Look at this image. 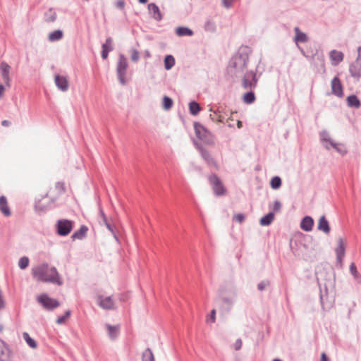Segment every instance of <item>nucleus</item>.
Here are the masks:
<instances>
[{
	"label": "nucleus",
	"instance_id": "30",
	"mask_svg": "<svg viewBox=\"0 0 361 361\" xmlns=\"http://www.w3.org/2000/svg\"><path fill=\"white\" fill-rule=\"evenodd\" d=\"M270 187L272 190H279L282 185V179L279 176H273L269 182Z\"/></svg>",
	"mask_w": 361,
	"mask_h": 361
},
{
	"label": "nucleus",
	"instance_id": "40",
	"mask_svg": "<svg viewBox=\"0 0 361 361\" xmlns=\"http://www.w3.org/2000/svg\"><path fill=\"white\" fill-rule=\"evenodd\" d=\"M255 100V95L252 90L246 92L243 96V101L246 104H252Z\"/></svg>",
	"mask_w": 361,
	"mask_h": 361
},
{
	"label": "nucleus",
	"instance_id": "52",
	"mask_svg": "<svg viewBox=\"0 0 361 361\" xmlns=\"http://www.w3.org/2000/svg\"><path fill=\"white\" fill-rule=\"evenodd\" d=\"M131 60L133 61V62H137L139 59V57H140V54H139V52L136 49H133L131 51Z\"/></svg>",
	"mask_w": 361,
	"mask_h": 361
},
{
	"label": "nucleus",
	"instance_id": "25",
	"mask_svg": "<svg viewBox=\"0 0 361 361\" xmlns=\"http://www.w3.org/2000/svg\"><path fill=\"white\" fill-rule=\"evenodd\" d=\"M102 58L103 59H106L108 57L109 53L113 50L112 39L111 37L106 38V42L102 44Z\"/></svg>",
	"mask_w": 361,
	"mask_h": 361
},
{
	"label": "nucleus",
	"instance_id": "54",
	"mask_svg": "<svg viewBox=\"0 0 361 361\" xmlns=\"http://www.w3.org/2000/svg\"><path fill=\"white\" fill-rule=\"evenodd\" d=\"M56 188L61 190V192L66 191V186L63 182H57L56 184Z\"/></svg>",
	"mask_w": 361,
	"mask_h": 361
},
{
	"label": "nucleus",
	"instance_id": "12",
	"mask_svg": "<svg viewBox=\"0 0 361 361\" xmlns=\"http://www.w3.org/2000/svg\"><path fill=\"white\" fill-rule=\"evenodd\" d=\"M12 350L8 345L0 339V361H9L11 357Z\"/></svg>",
	"mask_w": 361,
	"mask_h": 361
},
{
	"label": "nucleus",
	"instance_id": "61",
	"mask_svg": "<svg viewBox=\"0 0 361 361\" xmlns=\"http://www.w3.org/2000/svg\"><path fill=\"white\" fill-rule=\"evenodd\" d=\"M320 361H329V359L325 353H322Z\"/></svg>",
	"mask_w": 361,
	"mask_h": 361
},
{
	"label": "nucleus",
	"instance_id": "55",
	"mask_svg": "<svg viewBox=\"0 0 361 361\" xmlns=\"http://www.w3.org/2000/svg\"><path fill=\"white\" fill-rule=\"evenodd\" d=\"M242 345H243V343H242V340L240 338H238L235 342V344H234V349L235 350H239L241 349L242 348Z\"/></svg>",
	"mask_w": 361,
	"mask_h": 361
},
{
	"label": "nucleus",
	"instance_id": "11",
	"mask_svg": "<svg viewBox=\"0 0 361 361\" xmlns=\"http://www.w3.org/2000/svg\"><path fill=\"white\" fill-rule=\"evenodd\" d=\"M294 32L295 34L293 39L294 42L300 49L302 55L305 56V57H307V56L305 54V51L298 46V43H305L308 41L309 38L307 35H306V33L302 32L298 27H294Z\"/></svg>",
	"mask_w": 361,
	"mask_h": 361
},
{
	"label": "nucleus",
	"instance_id": "20",
	"mask_svg": "<svg viewBox=\"0 0 361 361\" xmlns=\"http://www.w3.org/2000/svg\"><path fill=\"white\" fill-rule=\"evenodd\" d=\"M98 304L104 310H113L114 304L111 296L103 298L102 296L98 297Z\"/></svg>",
	"mask_w": 361,
	"mask_h": 361
},
{
	"label": "nucleus",
	"instance_id": "7",
	"mask_svg": "<svg viewBox=\"0 0 361 361\" xmlns=\"http://www.w3.org/2000/svg\"><path fill=\"white\" fill-rule=\"evenodd\" d=\"M37 302L47 311H53L61 305L59 300L51 298L47 293H43L37 297Z\"/></svg>",
	"mask_w": 361,
	"mask_h": 361
},
{
	"label": "nucleus",
	"instance_id": "21",
	"mask_svg": "<svg viewBox=\"0 0 361 361\" xmlns=\"http://www.w3.org/2000/svg\"><path fill=\"white\" fill-rule=\"evenodd\" d=\"M88 227L86 225H81L80 228L75 231L71 236L72 240H82L87 235Z\"/></svg>",
	"mask_w": 361,
	"mask_h": 361
},
{
	"label": "nucleus",
	"instance_id": "38",
	"mask_svg": "<svg viewBox=\"0 0 361 361\" xmlns=\"http://www.w3.org/2000/svg\"><path fill=\"white\" fill-rule=\"evenodd\" d=\"M142 361H155L152 350L147 348L142 353Z\"/></svg>",
	"mask_w": 361,
	"mask_h": 361
},
{
	"label": "nucleus",
	"instance_id": "62",
	"mask_svg": "<svg viewBox=\"0 0 361 361\" xmlns=\"http://www.w3.org/2000/svg\"><path fill=\"white\" fill-rule=\"evenodd\" d=\"M1 125L3 126H9L11 125V122L8 120H4L1 121Z\"/></svg>",
	"mask_w": 361,
	"mask_h": 361
},
{
	"label": "nucleus",
	"instance_id": "39",
	"mask_svg": "<svg viewBox=\"0 0 361 361\" xmlns=\"http://www.w3.org/2000/svg\"><path fill=\"white\" fill-rule=\"evenodd\" d=\"M175 65V59L172 55H167L164 59V67L170 70Z\"/></svg>",
	"mask_w": 361,
	"mask_h": 361
},
{
	"label": "nucleus",
	"instance_id": "48",
	"mask_svg": "<svg viewBox=\"0 0 361 361\" xmlns=\"http://www.w3.org/2000/svg\"><path fill=\"white\" fill-rule=\"evenodd\" d=\"M204 29L207 31L214 32L216 29L214 23L208 20L204 24Z\"/></svg>",
	"mask_w": 361,
	"mask_h": 361
},
{
	"label": "nucleus",
	"instance_id": "34",
	"mask_svg": "<svg viewBox=\"0 0 361 361\" xmlns=\"http://www.w3.org/2000/svg\"><path fill=\"white\" fill-rule=\"evenodd\" d=\"M333 149L343 157L346 155L348 152L345 145L341 142H336Z\"/></svg>",
	"mask_w": 361,
	"mask_h": 361
},
{
	"label": "nucleus",
	"instance_id": "2",
	"mask_svg": "<svg viewBox=\"0 0 361 361\" xmlns=\"http://www.w3.org/2000/svg\"><path fill=\"white\" fill-rule=\"evenodd\" d=\"M48 264L44 263L32 269V275L39 281L52 283L58 286L63 284L59 274L55 267H51L50 271L51 274L47 276Z\"/></svg>",
	"mask_w": 361,
	"mask_h": 361
},
{
	"label": "nucleus",
	"instance_id": "37",
	"mask_svg": "<svg viewBox=\"0 0 361 361\" xmlns=\"http://www.w3.org/2000/svg\"><path fill=\"white\" fill-rule=\"evenodd\" d=\"M71 311L70 310H67L64 312L63 314L60 315L57 317L56 320V323L58 324H63L66 323V320L71 317Z\"/></svg>",
	"mask_w": 361,
	"mask_h": 361
},
{
	"label": "nucleus",
	"instance_id": "6",
	"mask_svg": "<svg viewBox=\"0 0 361 361\" xmlns=\"http://www.w3.org/2000/svg\"><path fill=\"white\" fill-rule=\"evenodd\" d=\"M194 130L198 140L207 145L214 144V139L211 132L200 122H194Z\"/></svg>",
	"mask_w": 361,
	"mask_h": 361
},
{
	"label": "nucleus",
	"instance_id": "57",
	"mask_svg": "<svg viewBox=\"0 0 361 361\" xmlns=\"http://www.w3.org/2000/svg\"><path fill=\"white\" fill-rule=\"evenodd\" d=\"M116 6L121 10H123L125 7V1L123 0L118 1L116 4Z\"/></svg>",
	"mask_w": 361,
	"mask_h": 361
},
{
	"label": "nucleus",
	"instance_id": "15",
	"mask_svg": "<svg viewBox=\"0 0 361 361\" xmlns=\"http://www.w3.org/2000/svg\"><path fill=\"white\" fill-rule=\"evenodd\" d=\"M349 72L355 81L361 78V63L354 61L350 64Z\"/></svg>",
	"mask_w": 361,
	"mask_h": 361
},
{
	"label": "nucleus",
	"instance_id": "8",
	"mask_svg": "<svg viewBox=\"0 0 361 361\" xmlns=\"http://www.w3.org/2000/svg\"><path fill=\"white\" fill-rule=\"evenodd\" d=\"M259 77L254 71H246L243 73L242 87L245 90H252L257 87Z\"/></svg>",
	"mask_w": 361,
	"mask_h": 361
},
{
	"label": "nucleus",
	"instance_id": "10",
	"mask_svg": "<svg viewBox=\"0 0 361 361\" xmlns=\"http://www.w3.org/2000/svg\"><path fill=\"white\" fill-rule=\"evenodd\" d=\"M127 59L123 54H120L116 66V73L120 83L123 85L126 84V75L127 72Z\"/></svg>",
	"mask_w": 361,
	"mask_h": 361
},
{
	"label": "nucleus",
	"instance_id": "29",
	"mask_svg": "<svg viewBox=\"0 0 361 361\" xmlns=\"http://www.w3.org/2000/svg\"><path fill=\"white\" fill-rule=\"evenodd\" d=\"M23 338L30 348L36 349L37 348V342L27 332L23 333Z\"/></svg>",
	"mask_w": 361,
	"mask_h": 361
},
{
	"label": "nucleus",
	"instance_id": "1",
	"mask_svg": "<svg viewBox=\"0 0 361 361\" xmlns=\"http://www.w3.org/2000/svg\"><path fill=\"white\" fill-rule=\"evenodd\" d=\"M250 49L248 47H240L238 51L231 57L226 68L227 74L231 78H238L243 75L247 68L249 60Z\"/></svg>",
	"mask_w": 361,
	"mask_h": 361
},
{
	"label": "nucleus",
	"instance_id": "46",
	"mask_svg": "<svg viewBox=\"0 0 361 361\" xmlns=\"http://www.w3.org/2000/svg\"><path fill=\"white\" fill-rule=\"evenodd\" d=\"M336 142L334 140L331 138H329L326 142L324 143L322 145L323 147L326 149V150H330L331 149H333L336 145Z\"/></svg>",
	"mask_w": 361,
	"mask_h": 361
},
{
	"label": "nucleus",
	"instance_id": "3",
	"mask_svg": "<svg viewBox=\"0 0 361 361\" xmlns=\"http://www.w3.org/2000/svg\"><path fill=\"white\" fill-rule=\"evenodd\" d=\"M75 226V221L68 219H59L54 225L55 233L60 237L68 236Z\"/></svg>",
	"mask_w": 361,
	"mask_h": 361
},
{
	"label": "nucleus",
	"instance_id": "28",
	"mask_svg": "<svg viewBox=\"0 0 361 361\" xmlns=\"http://www.w3.org/2000/svg\"><path fill=\"white\" fill-rule=\"evenodd\" d=\"M57 18V14L53 8H49L45 12L44 16V20L46 23H50L56 21Z\"/></svg>",
	"mask_w": 361,
	"mask_h": 361
},
{
	"label": "nucleus",
	"instance_id": "56",
	"mask_svg": "<svg viewBox=\"0 0 361 361\" xmlns=\"http://www.w3.org/2000/svg\"><path fill=\"white\" fill-rule=\"evenodd\" d=\"M235 0H222V4L226 8H230L232 6V4Z\"/></svg>",
	"mask_w": 361,
	"mask_h": 361
},
{
	"label": "nucleus",
	"instance_id": "60",
	"mask_svg": "<svg viewBox=\"0 0 361 361\" xmlns=\"http://www.w3.org/2000/svg\"><path fill=\"white\" fill-rule=\"evenodd\" d=\"M343 259V257H341V259H339V257L338 256H336V266L337 267L339 266L341 268L342 267Z\"/></svg>",
	"mask_w": 361,
	"mask_h": 361
},
{
	"label": "nucleus",
	"instance_id": "14",
	"mask_svg": "<svg viewBox=\"0 0 361 361\" xmlns=\"http://www.w3.org/2000/svg\"><path fill=\"white\" fill-rule=\"evenodd\" d=\"M332 93L338 97L343 95V86L338 77H334L331 82Z\"/></svg>",
	"mask_w": 361,
	"mask_h": 361
},
{
	"label": "nucleus",
	"instance_id": "27",
	"mask_svg": "<svg viewBox=\"0 0 361 361\" xmlns=\"http://www.w3.org/2000/svg\"><path fill=\"white\" fill-rule=\"evenodd\" d=\"M336 256L339 257H344L345 253V246L342 238H339L338 240V245L335 250Z\"/></svg>",
	"mask_w": 361,
	"mask_h": 361
},
{
	"label": "nucleus",
	"instance_id": "64",
	"mask_svg": "<svg viewBox=\"0 0 361 361\" xmlns=\"http://www.w3.org/2000/svg\"><path fill=\"white\" fill-rule=\"evenodd\" d=\"M4 90H5L4 86L3 85L0 84V97H2Z\"/></svg>",
	"mask_w": 361,
	"mask_h": 361
},
{
	"label": "nucleus",
	"instance_id": "5",
	"mask_svg": "<svg viewBox=\"0 0 361 361\" xmlns=\"http://www.w3.org/2000/svg\"><path fill=\"white\" fill-rule=\"evenodd\" d=\"M208 181L212 185L214 195L216 197H223L227 194L228 190L226 188L216 173H212L208 176Z\"/></svg>",
	"mask_w": 361,
	"mask_h": 361
},
{
	"label": "nucleus",
	"instance_id": "24",
	"mask_svg": "<svg viewBox=\"0 0 361 361\" xmlns=\"http://www.w3.org/2000/svg\"><path fill=\"white\" fill-rule=\"evenodd\" d=\"M106 327L108 331V335L111 340H115L118 338L120 334L119 325H111L109 324H106Z\"/></svg>",
	"mask_w": 361,
	"mask_h": 361
},
{
	"label": "nucleus",
	"instance_id": "33",
	"mask_svg": "<svg viewBox=\"0 0 361 361\" xmlns=\"http://www.w3.org/2000/svg\"><path fill=\"white\" fill-rule=\"evenodd\" d=\"M350 274L353 276L355 280L361 284V274L358 272L357 267L354 262H352L350 265Z\"/></svg>",
	"mask_w": 361,
	"mask_h": 361
},
{
	"label": "nucleus",
	"instance_id": "17",
	"mask_svg": "<svg viewBox=\"0 0 361 361\" xmlns=\"http://www.w3.org/2000/svg\"><path fill=\"white\" fill-rule=\"evenodd\" d=\"M317 228L318 231H322L325 234L330 233L331 226L325 215H322L319 217Z\"/></svg>",
	"mask_w": 361,
	"mask_h": 361
},
{
	"label": "nucleus",
	"instance_id": "50",
	"mask_svg": "<svg viewBox=\"0 0 361 361\" xmlns=\"http://www.w3.org/2000/svg\"><path fill=\"white\" fill-rule=\"evenodd\" d=\"M233 220L241 224L245 220V215L243 213H238L234 215Z\"/></svg>",
	"mask_w": 361,
	"mask_h": 361
},
{
	"label": "nucleus",
	"instance_id": "63",
	"mask_svg": "<svg viewBox=\"0 0 361 361\" xmlns=\"http://www.w3.org/2000/svg\"><path fill=\"white\" fill-rule=\"evenodd\" d=\"M114 239L117 241V242H119V238H118V236L116 232V228H114V233H111Z\"/></svg>",
	"mask_w": 361,
	"mask_h": 361
},
{
	"label": "nucleus",
	"instance_id": "16",
	"mask_svg": "<svg viewBox=\"0 0 361 361\" xmlns=\"http://www.w3.org/2000/svg\"><path fill=\"white\" fill-rule=\"evenodd\" d=\"M54 81L56 87L62 92H66L68 90V80L67 77L64 75H56Z\"/></svg>",
	"mask_w": 361,
	"mask_h": 361
},
{
	"label": "nucleus",
	"instance_id": "32",
	"mask_svg": "<svg viewBox=\"0 0 361 361\" xmlns=\"http://www.w3.org/2000/svg\"><path fill=\"white\" fill-rule=\"evenodd\" d=\"M347 104L350 107L358 108L360 106V102L356 95L352 94L347 97Z\"/></svg>",
	"mask_w": 361,
	"mask_h": 361
},
{
	"label": "nucleus",
	"instance_id": "31",
	"mask_svg": "<svg viewBox=\"0 0 361 361\" xmlns=\"http://www.w3.org/2000/svg\"><path fill=\"white\" fill-rule=\"evenodd\" d=\"M63 33L61 30H56L50 32L48 35V39L49 42H56L63 38Z\"/></svg>",
	"mask_w": 361,
	"mask_h": 361
},
{
	"label": "nucleus",
	"instance_id": "9",
	"mask_svg": "<svg viewBox=\"0 0 361 361\" xmlns=\"http://www.w3.org/2000/svg\"><path fill=\"white\" fill-rule=\"evenodd\" d=\"M216 302L219 305V308L223 313H229L233 308L235 302L234 296H228L226 295L223 292H221L219 294Z\"/></svg>",
	"mask_w": 361,
	"mask_h": 361
},
{
	"label": "nucleus",
	"instance_id": "42",
	"mask_svg": "<svg viewBox=\"0 0 361 361\" xmlns=\"http://www.w3.org/2000/svg\"><path fill=\"white\" fill-rule=\"evenodd\" d=\"M49 208L48 206L40 204V200H39L38 202L35 201V212H37L38 213H41V212L45 213L47 211H49Z\"/></svg>",
	"mask_w": 361,
	"mask_h": 361
},
{
	"label": "nucleus",
	"instance_id": "36",
	"mask_svg": "<svg viewBox=\"0 0 361 361\" xmlns=\"http://www.w3.org/2000/svg\"><path fill=\"white\" fill-rule=\"evenodd\" d=\"M99 212H100V214H101V216H102V221H103V222H104V225L106 226V228H107V229H108L111 233H114V228H115V226H114V224H111V223L108 221V219H107V218H106V215H105V214H104V211L102 210V209H100Z\"/></svg>",
	"mask_w": 361,
	"mask_h": 361
},
{
	"label": "nucleus",
	"instance_id": "45",
	"mask_svg": "<svg viewBox=\"0 0 361 361\" xmlns=\"http://www.w3.org/2000/svg\"><path fill=\"white\" fill-rule=\"evenodd\" d=\"M173 105V100L165 96L163 99V106L166 111H168Z\"/></svg>",
	"mask_w": 361,
	"mask_h": 361
},
{
	"label": "nucleus",
	"instance_id": "19",
	"mask_svg": "<svg viewBox=\"0 0 361 361\" xmlns=\"http://www.w3.org/2000/svg\"><path fill=\"white\" fill-rule=\"evenodd\" d=\"M149 13L152 18L157 21H161L163 18V16L159 6L154 3H150L148 4Z\"/></svg>",
	"mask_w": 361,
	"mask_h": 361
},
{
	"label": "nucleus",
	"instance_id": "43",
	"mask_svg": "<svg viewBox=\"0 0 361 361\" xmlns=\"http://www.w3.org/2000/svg\"><path fill=\"white\" fill-rule=\"evenodd\" d=\"M319 140L322 145L326 142V141L331 138L329 132L326 130H322L319 133Z\"/></svg>",
	"mask_w": 361,
	"mask_h": 361
},
{
	"label": "nucleus",
	"instance_id": "51",
	"mask_svg": "<svg viewBox=\"0 0 361 361\" xmlns=\"http://www.w3.org/2000/svg\"><path fill=\"white\" fill-rule=\"evenodd\" d=\"M216 310L215 309H212L211 311H210V313L207 317V322H211V323H214L216 321Z\"/></svg>",
	"mask_w": 361,
	"mask_h": 361
},
{
	"label": "nucleus",
	"instance_id": "58",
	"mask_svg": "<svg viewBox=\"0 0 361 361\" xmlns=\"http://www.w3.org/2000/svg\"><path fill=\"white\" fill-rule=\"evenodd\" d=\"M319 299H320V303H321V305H322V307L324 308V304H325V302H324V295H323V293H322V289H321V288H320Z\"/></svg>",
	"mask_w": 361,
	"mask_h": 361
},
{
	"label": "nucleus",
	"instance_id": "22",
	"mask_svg": "<svg viewBox=\"0 0 361 361\" xmlns=\"http://www.w3.org/2000/svg\"><path fill=\"white\" fill-rule=\"evenodd\" d=\"M329 57L331 61L332 66H336L343 60L344 55L341 51L334 49L330 51Z\"/></svg>",
	"mask_w": 361,
	"mask_h": 361
},
{
	"label": "nucleus",
	"instance_id": "49",
	"mask_svg": "<svg viewBox=\"0 0 361 361\" xmlns=\"http://www.w3.org/2000/svg\"><path fill=\"white\" fill-rule=\"evenodd\" d=\"M282 207L281 202L279 200H276L274 202L272 210L271 212H273L275 214V212H278L281 210Z\"/></svg>",
	"mask_w": 361,
	"mask_h": 361
},
{
	"label": "nucleus",
	"instance_id": "44",
	"mask_svg": "<svg viewBox=\"0 0 361 361\" xmlns=\"http://www.w3.org/2000/svg\"><path fill=\"white\" fill-rule=\"evenodd\" d=\"M189 109L190 113H199L201 111V107L197 102L192 101L189 103Z\"/></svg>",
	"mask_w": 361,
	"mask_h": 361
},
{
	"label": "nucleus",
	"instance_id": "13",
	"mask_svg": "<svg viewBox=\"0 0 361 361\" xmlns=\"http://www.w3.org/2000/svg\"><path fill=\"white\" fill-rule=\"evenodd\" d=\"M314 224V219L309 215L305 216L300 221V228L305 232H310Z\"/></svg>",
	"mask_w": 361,
	"mask_h": 361
},
{
	"label": "nucleus",
	"instance_id": "35",
	"mask_svg": "<svg viewBox=\"0 0 361 361\" xmlns=\"http://www.w3.org/2000/svg\"><path fill=\"white\" fill-rule=\"evenodd\" d=\"M176 34L178 36H192L193 35V32L192 30L186 27H178L176 29Z\"/></svg>",
	"mask_w": 361,
	"mask_h": 361
},
{
	"label": "nucleus",
	"instance_id": "26",
	"mask_svg": "<svg viewBox=\"0 0 361 361\" xmlns=\"http://www.w3.org/2000/svg\"><path fill=\"white\" fill-rule=\"evenodd\" d=\"M275 214L273 212H269L259 219V224L262 226H269L274 221Z\"/></svg>",
	"mask_w": 361,
	"mask_h": 361
},
{
	"label": "nucleus",
	"instance_id": "53",
	"mask_svg": "<svg viewBox=\"0 0 361 361\" xmlns=\"http://www.w3.org/2000/svg\"><path fill=\"white\" fill-rule=\"evenodd\" d=\"M129 298H130L129 293H122L119 295V300H120V301H121L123 302L128 301Z\"/></svg>",
	"mask_w": 361,
	"mask_h": 361
},
{
	"label": "nucleus",
	"instance_id": "18",
	"mask_svg": "<svg viewBox=\"0 0 361 361\" xmlns=\"http://www.w3.org/2000/svg\"><path fill=\"white\" fill-rule=\"evenodd\" d=\"M10 69L11 66L6 62L3 61L0 64V70L2 75V78L5 84L9 87L11 78H10Z\"/></svg>",
	"mask_w": 361,
	"mask_h": 361
},
{
	"label": "nucleus",
	"instance_id": "4",
	"mask_svg": "<svg viewBox=\"0 0 361 361\" xmlns=\"http://www.w3.org/2000/svg\"><path fill=\"white\" fill-rule=\"evenodd\" d=\"M192 142L195 149L199 152L201 157L205 161L207 166L211 169H214V170H219V166L217 162L210 154L209 152L204 147L203 145L195 139H192Z\"/></svg>",
	"mask_w": 361,
	"mask_h": 361
},
{
	"label": "nucleus",
	"instance_id": "41",
	"mask_svg": "<svg viewBox=\"0 0 361 361\" xmlns=\"http://www.w3.org/2000/svg\"><path fill=\"white\" fill-rule=\"evenodd\" d=\"M30 264V259L28 257L23 256L21 257L18 261V267L21 270H25L27 269Z\"/></svg>",
	"mask_w": 361,
	"mask_h": 361
},
{
	"label": "nucleus",
	"instance_id": "23",
	"mask_svg": "<svg viewBox=\"0 0 361 361\" xmlns=\"http://www.w3.org/2000/svg\"><path fill=\"white\" fill-rule=\"evenodd\" d=\"M0 212L6 217H8L11 215V211L8 204V200L6 196H0Z\"/></svg>",
	"mask_w": 361,
	"mask_h": 361
},
{
	"label": "nucleus",
	"instance_id": "59",
	"mask_svg": "<svg viewBox=\"0 0 361 361\" xmlns=\"http://www.w3.org/2000/svg\"><path fill=\"white\" fill-rule=\"evenodd\" d=\"M355 61L361 63V47L357 48V56Z\"/></svg>",
	"mask_w": 361,
	"mask_h": 361
},
{
	"label": "nucleus",
	"instance_id": "47",
	"mask_svg": "<svg viewBox=\"0 0 361 361\" xmlns=\"http://www.w3.org/2000/svg\"><path fill=\"white\" fill-rule=\"evenodd\" d=\"M270 285V281L262 280L257 284V289L260 291H263L267 286Z\"/></svg>",
	"mask_w": 361,
	"mask_h": 361
}]
</instances>
